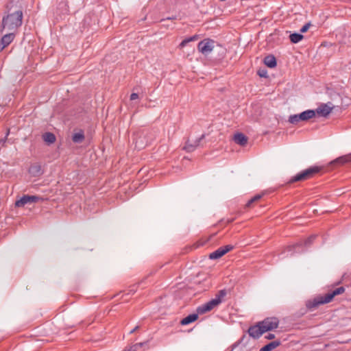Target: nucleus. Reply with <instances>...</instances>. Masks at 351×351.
<instances>
[{"label":"nucleus","mask_w":351,"mask_h":351,"mask_svg":"<svg viewBox=\"0 0 351 351\" xmlns=\"http://www.w3.org/2000/svg\"><path fill=\"white\" fill-rule=\"evenodd\" d=\"M280 345V341L279 340L274 341L261 348L259 351H271Z\"/></svg>","instance_id":"17"},{"label":"nucleus","mask_w":351,"mask_h":351,"mask_svg":"<svg viewBox=\"0 0 351 351\" xmlns=\"http://www.w3.org/2000/svg\"><path fill=\"white\" fill-rule=\"evenodd\" d=\"M22 19L23 12L21 10L16 11L4 16L0 26V33L3 34L5 30L15 33L17 28L21 25Z\"/></svg>","instance_id":"2"},{"label":"nucleus","mask_w":351,"mask_h":351,"mask_svg":"<svg viewBox=\"0 0 351 351\" xmlns=\"http://www.w3.org/2000/svg\"><path fill=\"white\" fill-rule=\"evenodd\" d=\"M348 162H351V153L336 158L330 164L332 165H343Z\"/></svg>","instance_id":"15"},{"label":"nucleus","mask_w":351,"mask_h":351,"mask_svg":"<svg viewBox=\"0 0 351 351\" xmlns=\"http://www.w3.org/2000/svg\"><path fill=\"white\" fill-rule=\"evenodd\" d=\"M139 326H136L134 329H132L131 331H130V333H133L134 332H135L136 330H137L138 329Z\"/></svg>","instance_id":"34"},{"label":"nucleus","mask_w":351,"mask_h":351,"mask_svg":"<svg viewBox=\"0 0 351 351\" xmlns=\"http://www.w3.org/2000/svg\"><path fill=\"white\" fill-rule=\"evenodd\" d=\"M261 197L262 196L261 195H255L254 197L251 198L250 200H248V202L245 204V206L248 207V208L250 207L252 203H254V202L258 201V199H260L261 198Z\"/></svg>","instance_id":"27"},{"label":"nucleus","mask_w":351,"mask_h":351,"mask_svg":"<svg viewBox=\"0 0 351 351\" xmlns=\"http://www.w3.org/2000/svg\"><path fill=\"white\" fill-rule=\"evenodd\" d=\"M316 237H317V235L313 234V235L310 236L308 238H307L306 239H305L304 241H300V242H298L291 246L287 247V250L289 251H291L292 249L295 250L298 247H300L302 245L308 247L312 244V243L313 242V241L315 240V239Z\"/></svg>","instance_id":"14"},{"label":"nucleus","mask_w":351,"mask_h":351,"mask_svg":"<svg viewBox=\"0 0 351 351\" xmlns=\"http://www.w3.org/2000/svg\"><path fill=\"white\" fill-rule=\"evenodd\" d=\"M265 339H269V340H270V339H274V338H275V335H274V334H271V333H269V334H268L267 335H266V336L265 337Z\"/></svg>","instance_id":"32"},{"label":"nucleus","mask_w":351,"mask_h":351,"mask_svg":"<svg viewBox=\"0 0 351 351\" xmlns=\"http://www.w3.org/2000/svg\"><path fill=\"white\" fill-rule=\"evenodd\" d=\"M198 314L199 313H193V314L189 315L188 316L183 318L180 321V324L184 326V325H188V324L196 321L198 318Z\"/></svg>","instance_id":"16"},{"label":"nucleus","mask_w":351,"mask_h":351,"mask_svg":"<svg viewBox=\"0 0 351 351\" xmlns=\"http://www.w3.org/2000/svg\"><path fill=\"white\" fill-rule=\"evenodd\" d=\"M197 36L195 35V36L189 37V38L183 40L180 43L179 47L182 49V48L184 47L189 42L194 41V40H197Z\"/></svg>","instance_id":"26"},{"label":"nucleus","mask_w":351,"mask_h":351,"mask_svg":"<svg viewBox=\"0 0 351 351\" xmlns=\"http://www.w3.org/2000/svg\"><path fill=\"white\" fill-rule=\"evenodd\" d=\"M135 292V290L134 289H132L130 290V292L128 293L129 294L130 293H134Z\"/></svg>","instance_id":"35"},{"label":"nucleus","mask_w":351,"mask_h":351,"mask_svg":"<svg viewBox=\"0 0 351 351\" xmlns=\"http://www.w3.org/2000/svg\"><path fill=\"white\" fill-rule=\"evenodd\" d=\"M265 64L269 68H274L276 66V60L273 55H269L264 58Z\"/></svg>","instance_id":"19"},{"label":"nucleus","mask_w":351,"mask_h":351,"mask_svg":"<svg viewBox=\"0 0 351 351\" xmlns=\"http://www.w3.org/2000/svg\"><path fill=\"white\" fill-rule=\"evenodd\" d=\"M40 198L36 195H23L20 199L16 201V207H23L27 204L38 202Z\"/></svg>","instance_id":"8"},{"label":"nucleus","mask_w":351,"mask_h":351,"mask_svg":"<svg viewBox=\"0 0 351 351\" xmlns=\"http://www.w3.org/2000/svg\"><path fill=\"white\" fill-rule=\"evenodd\" d=\"M310 26H311V23H308L305 24V25H304L301 28L300 32H301L302 33L306 32L309 29Z\"/></svg>","instance_id":"30"},{"label":"nucleus","mask_w":351,"mask_h":351,"mask_svg":"<svg viewBox=\"0 0 351 351\" xmlns=\"http://www.w3.org/2000/svg\"><path fill=\"white\" fill-rule=\"evenodd\" d=\"M29 172L34 176H38L42 174L41 166L39 164H33L29 169Z\"/></svg>","instance_id":"18"},{"label":"nucleus","mask_w":351,"mask_h":351,"mask_svg":"<svg viewBox=\"0 0 351 351\" xmlns=\"http://www.w3.org/2000/svg\"><path fill=\"white\" fill-rule=\"evenodd\" d=\"M264 332H265L263 330L259 322L256 325L250 327L248 329L250 336L255 339L259 338Z\"/></svg>","instance_id":"13"},{"label":"nucleus","mask_w":351,"mask_h":351,"mask_svg":"<svg viewBox=\"0 0 351 351\" xmlns=\"http://www.w3.org/2000/svg\"><path fill=\"white\" fill-rule=\"evenodd\" d=\"M43 138L44 141L47 143L48 144H52L56 140V136L51 132L45 133L43 135Z\"/></svg>","instance_id":"22"},{"label":"nucleus","mask_w":351,"mask_h":351,"mask_svg":"<svg viewBox=\"0 0 351 351\" xmlns=\"http://www.w3.org/2000/svg\"><path fill=\"white\" fill-rule=\"evenodd\" d=\"M264 75V73H262V74H260V76H263Z\"/></svg>","instance_id":"37"},{"label":"nucleus","mask_w":351,"mask_h":351,"mask_svg":"<svg viewBox=\"0 0 351 351\" xmlns=\"http://www.w3.org/2000/svg\"><path fill=\"white\" fill-rule=\"evenodd\" d=\"M247 137L243 134V147L247 143Z\"/></svg>","instance_id":"33"},{"label":"nucleus","mask_w":351,"mask_h":351,"mask_svg":"<svg viewBox=\"0 0 351 351\" xmlns=\"http://www.w3.org/2000/svg\"><path fill=\"white\" fill-rule=\"evenodd\" d=\"M263 330L265 332L267 331L273 330L278 328L279 325V320L277 317H267L263 321L259 322Z\"/></svg>","instance_id":"6"},{"label":"nucleus","mask_w":351,"mask_h":351,"mask_svg":"<svg viewBox=\"0 0 351 351\" xmlns=\"http://www.w3.org/2000/svg\"><path fill=\"white\" fill-rule=\"evenodd\" d=\"M303 35L298 33H293L289 36L290 40L293 43H297L303 38Z\"/></svg>","instance_id":"25"},{"label":"nucleus","mask_w":351,"mask_h":351,"mask_svg":"<svg viewBox=\"0 0 351 351\" xmlns=\"http://www.w3.org/2000/svg\"><path fill=\"white\" fill-rule=\"evenodd\" d=\"M322 168L317 166L311 167L304 171L300 172L295 176H293L288 182L291 184L295 182L304 181L313 178L315 174L321 171Z\"/></svg>","instance_id":"5"},{"label":"nucleus","mask_w":351,"mask_h":351,"mask_svg":"<svg viewBox=\"0 0 351 351\" xmlns=\"http://www.w3.org/2000/svg\"><path fill=\"white\" fill-rule=\"evenodd\" d=\"M226 292L225 290L219 291L215 298L197 308V313L204 314L210 311L222 302V300L226 296Z\"/></svg>","instance_id":"4"},{"label":"nucleus","mask_w":351,"mask_h":351,"mask_svg":"<svg viewBox=\"0 0 351 351\" xmlns=\"http://www.w3.org/2000/svg\"><path fill=\"white\" fill-rule=\"evenodd\" d=\"M155 138V134L152 131L143 130L138 132L134 138L135 147L138 149H141L151 143Z\"/></svg>","instance_id":"3"},{"label":"nucleus","mask_w":351,"mask_h":351,"mask_svg":"<svg viewBox=\"0 0 351 351\" xmlns=\"http://www.w3.org/2000/svg\"><path fill=\"white\" fill-rule=\"evenodd\" d=\"M232 249L231 245L221 247L209 254V258L212 260L218 259Z\"/></svg>","instance_id":"11"},{"label":"nucleus","mask_w":351,"mask_h":351,"mask_svg":"<svg viewBox=\"0 0 351 351\" xmlns=\"http://www.w3.org/2000/svg\"><path fill=\"white\" fill-rule=\"evenodd\" d=\"M346 289L343 287H340L326 295H318L313 299L308 300L306 302V306L309 310H313L318 308L320 305L330 303L333 298L343 293Z\"/></svg>","instance_id":"1"},{"label":"nucleus","mask_w":351,"mask_h":351,"mask_svg":"<svg viewBox=\"0 0 351 351\" xmlns=\"http://www.w3.org/2000/svg\"><path fill=\"white\" fill-rule=\"evenodd\" d=\"M15 33L13 32H8L5 34L0 40V52L8 47L14 39Z\"/></svg>","instance_id":"9"},{"label":"nucleus","mask_w":351,"mask_h":351,"mask_svg":"<svg viewBox=\"0 0 351 351\" xmlns=\"http://www.w3.org/2000/svg\"><path fill=\"white\" fill-rule=\"evenodd\" d=\"M205 138V134L201 135L198 138H197L193 142H191L190 141H187L184 149L188 152H193L197 147L200 145V142Z\"/></svg>","instance_id":"12"},{"label":"nucleus","mask_w":351,"mask_h":351,"mask_svg":"<svg viewBox=\"0 0 351 351\" xmlns=\"http://www.w3.org/2000/svg\"><path fill=\"white\" fill-rule=\"evenodd\" d=\"M264 75V73H262V74H260V76H263Z\"/></svg>","instance_id":"36"},{"label":"nucleus","mask_w":351,"mask_h":351,"mask_svg":"<svg viewBox=\"0 0 351 351\" xmlns=\"http://www.w3.org/2000/svg\"><path fill=\"white\" fill-rule=\"evenodd\" d=\"M9 134H10V129H8L7 130V132L5 134V136L3 138L0 139V145H1V146H4L5 145V142L7 141V137L9 135Z\"/></svg>","instance_id":"29"},{"label":"nucleus","mask_w":351,"mask_h":351,"mask_svg":"<svg viewBox=\"0 0 351 351\" xmlns=\"http://www.w3.org/2000/svg\"><path fill=\"white\" fill-rule=\"evenodd\" d=\"M147 342L148 341L135 343L128 348H125L123 351H137L139 348L147 344Z\"/></svg>","instance_id":"24"},{"label":"nucleus","mask_w":351,"mask_h":351,"mask_svg":"<svg viewBox=\"0 0 351 351\" xmlns=\"http://www.w3.org/2000/svg\"><path fill=\"white\" fill-rule=\"evenodd\" d=\"M233 140L237 144L241 145V132H237L234 134Z\"/></svg>","instance_id":"28"},{"label":"nucleus","mask_w":351,"mask_h":351,"mask_svg":"<svg viewBox=\"0 0 351 351\" xmlns=\"http://www.w3.org/2000/svg\"><path fill=\"white\" fill-rule=\"evenodd\" d=\"M288 121L290 123L294 125L298 124L300 121H303L302 112L300 114L290 115Z\"/></svg>","instance_id":"21"},{"label":"nucleus","mask_w":351,"mask_h":351,"mask_svg":"<svg viewBox=\"0 0 351 351\" xmlns=\"http://www.w3.org/2000/svg\"><path fill=\"white\" fill-rule=\"evenodd\" d=\"M303 121H307L315 117V111L313 110H307L302 112Z\"/></svg>","instance_id":"23"},{"label":"nucleus","mask_w":351,"mask_h":351,"mask_svg":"<svg viewBox=\"0 0 351 351\" xmlns=\"http://www.w3.org/2000/svg\"><path fill=\"white\" fill-rule=\"evenodd\" d=\"M334 107V105H332L330 102H328V104H322L315 110V114H318L322 117H327L331 112Z\"/></svg>","instance_id":"10"},{"label":"nucleus","mask_w":351,"mask_h":351,"mask_svg":"<svg viewBox=\"0 0 351 351\" xmlns=\"http://www.w3.org/2000/svg\"><path fill=\"white\" fill-rule=\"evenodd\" d=\"M138 98V95L137 93H132L130 97V99L132 101L135 100Z\"/></svg>","instance_id":"31"},{"label":"nucleus","mask_w":351,"mask_h":351,"mask_svg":"<svg viewBox=\"0 0 351 351\" xmlns=\"http://www.w3.org/2000/svg\"><path fill=\"white\" fill-rule=\"evenodd\" d=\"M84 140V132L80 130L78 132L74 133L72 136V141L75 143H81Z\"/></svg>","instance_id":"20"},{"label":"nucleus","mask_w":351,"mask_h":351,"mask_svg":"<svg viewBox=\"0 0 351 351\" xmlns=\"http://www.w3.org/2000/svg\"><path fill=\"white\" fill-rule=\"evenodd\" d=\"M215 41L213 40L206 38L198 43L197 49L204 56H208L214 49Z\"/></svg>","instance_id":"7"}]
</instances>
